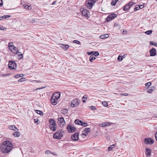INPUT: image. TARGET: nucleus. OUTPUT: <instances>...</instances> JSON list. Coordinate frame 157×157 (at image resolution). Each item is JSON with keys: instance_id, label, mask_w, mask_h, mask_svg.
Wrapping results in <instances>:
<instances>
[{"instance_id": "f257e3e1", "label": "nucleus", "mask_w": 157, "mask_h": 157, "mask_svg": "<svg viewBox=\"0 0 157 157\" xmlns=\"http://www.w3.org/2000/svg\"><path fill=\"white\" fill-rule=\"evenodd\" d=\"M13 147V145L10 141H6L1 144L0 150L3 153H8L11 151Z\"/></svg>"}, {"instance_id": "f03ea898", "label": "nucleus", "mask_w": 157, "mask_h": 157, "mask_svg": "<svg viewBox=\"0 0 157 157\" xmlns=\"http://www.w3.org/2000/svg\"><path fill=\"white\" fill-rule=\"evenodd\" d=\"M59 98V92L54 93L52 95L51 101L53 105H55L57 103L58 99Z\"/></svg>"}, {"instance_id": "7ed1b4c3", "label": "nucleus", "mask_w": 157, "mask_h": 157, "mask_svg": "<svg viewBox=\"0 0 157 157\" xmlns=\"http://www.w3.org/2000/svg\"><path fill=\"white\" fill-rule=\"evenodd\" d=\"M49 127L51 130L55 131L56 130V126L54 120L50 119L49 120Z\"/></svg>"}, {"instance_id": "20e7f679", "label": "nucleus", "mask_w": 157, "mask_h": 157, "mask_svg": "<svg viewBox=\"0 0 157 157\" xmlns=\"http://www.w3.org/2000/svg\"><path fill=\"white\" fill-rule=\"evenodd\" d=\"M96 2V0H87L86 2V5L88 9H91Z\"/></svg>"}, {"instance_id": "39448f33", "label": "nucleus", "mask_w": 157, "mask_h": 157, "mask_svg": "<svg viewBox=\"0 0 157 157\" xmlns=\"http://www.w3.org/2000/svg\"><path fill=\"white\" fill-rule=\"evenodd\" d=\"M79 104V102L77 99H73L71 102V106L72 107H75L77 106Z\"/></svg>"}, {"instance_id": "423d86ee", "label": "nucleus", "mask_w": 157, "mask_h": 157, "mask_svg": "<svg viewBox=\"0 0 157 157\" xmlns=\"http://www.w3.org/2000/svg\"><path fill=\"white\" fill-rule=\"evenodd\" d=\"M117 16V14L115 13L109 15L106 18L107 21H111L113 19L116 17Z\"/></svg>"}, {"instance_id": "0eeeda50", "label": "nucleus", "mask_w": 157, "mask_h": 157, "mask_svg": "<svg viewBox=\"0 0 157 157\" xmlns=\"http://www.w3.org/2000/svg\"><path fill=\"white\" fill-rule=\"evenodd\" d=\"M67 129L68 132L70 133L73 132L76 130V128L75 127L70 125H67Z\"/></svg>"}, {"instance_id": "6e6552de", "label": "nucleus", "mask_w": 157, "mask_h": 157, "mask_svg": "<svg viewBox=\"0 0 157 157\" xmlns=\"http://www.w3.org/2000/svg\"><path fill=\"white\" fill-rule=\"evenodd\" d=\"M144 141L145 143L146 144H151L154 142L153 140L150 138H146L144 139Z\"/></svg>"}, {"instance_id": "1a4fd4ad", "label": "nucleus", "mask_w": 157, "mask_h": 157, "mask_svg": "<svg viewBox=\"0 0 157 157\" xmlns=\"http://www.w3.org/2000/svg\"><path fill=\"white\" fill-rule=\"evenodd\" d=\"M65 122L63 117L59 118V127H63L65 125Z\"/></svg>"}, {"instance_id": "9d476101", "label": "nucleus", "mask_w": 157, "mask_h": 157, "mask_svg": "<svg viewBox=\"0 0 157 157\" xmlns=\"http://www.w3.org/2000/svg\"><path fill=\"white\" fill-rule=\"evenodd\" d=\"M71 138L72 140H73L77 141L78 140V133H75L73 135L71 136Z\"/></svg>"}, {"instance_id": "9b49d317", "label": "nucleus", "mask_w": 157, "mask_h": 157, "mask_svg": "<svg viewBox=\"0 0 157 157\" xmlns=\"http://www.w3.org/2000/svg\"><path fill=\"white\" fill-rule=\"evenodd\" d=\"M14 64H16L15 62L14 61H10L9 62V67L11 69H14Z\"/></svg>"}, {"instance_id": "f8f14e48", "label": "nucleus", "mask_w": 157, "mask_h": 157, "mask_svg": "<svg viewBox=\"0 0 157 157\" xmlns=\"http://www.w3.org/2000/svg\"><path fill=\"white\" fill-rule=\"evenodd\" d=\"M150 55L151 56H155L156 54V50L154 48H152L150 50Z\"/></svg>"}, {"instance_id": "ddd939ff", "label": "nucleus", "mask_w": 157, "mask_h": 157, "mask_svg": "<svg viewBox=\"0 0 157 157\" xmlns=\"http://www.w3.org/2000/svg\"><path fill=\"white\" fill-rule=\"evenodd\" d=\"M89 11L86 9H83L82 12V14L83 16L88 17Z\"/></svg>"}, {"instance_id": "4468645a", "label": "nucleus", "mask_w": 157, "mask_h": 157, "mask_svg": "<svg viewBox=\"0 0 157 157\" xmlns=\"http://www.w3.org/2000/svg\"><path fill=\"white\" fill-rule=\"evenodd\" d=\"M90 130L89 128H86L84 130L82 131V134L85 136H86L88 133L90 132Z\"/></svg>"}, {"instance_id": "2eb2a0df", "label": "nucleus", "mask_w": 157, "mask_h": 157, "mask_svg": "<svg viewBox=\"0 0 157 157\" xmlns=\"http://www.w3.org/2000/svg\"><path fill=\"white\" fill-rule=\"evenodd\" d=\"M60 47L62 48L64 50H66L69 47V45L67 44L65 45L63 44H60Z\"/></svg>"}, {"instance_id": "dca6fc26", "label": "nucleus", "mask_w": 157, "mask_h": 157, "mask_svg": "<svg viewBox=\"0 0 157 157\" xmlns=\"http://www.w3.org/2000/svg\"><path fill=\"white\" fill-rule=\"evenodd\" d=\"M10 50L14 53L17 54L19 52L18 49L15 47H14L12 49L10 48Z\"/></svg>"}, {"instance_id": "f3484780", "label": "nucleus", "mask_w": 157, "mask_h": 157, "mask_svg": "<svg viewBox=\"0 0 157 157\" xmlns=\"http://www.w3.org/2000/svg\"><path fill=\"white\" fill-rule=\"evenodd\" d=\"M109 36V35L108 34H105L101 35L100 36V38L101 39H105V38H108Z\"/></svg>"}, {"instance_id": "a211bd4d", "label": "nucleus", "mask_w": 157, "mask_h": 157, "mask_svg": "<svg viewBox=\"0 0 157 157\" xmlns=\"http://www.w3.org/2000/svg\"><path fill=\"white\" fill-rule=\"evenodd\" d=\"M53 137L56 139H59V133L58 132H56L54 134Z\"/></svg>"}, {"instance_id": "6ab92c4d", "label": "nucleus", "mask_w": 157, "mask_h": 157, "mask_svg": "<svg viewBox=\"0 0 157 157\" xmlns=\"http://www.w3.org/2000/svg\"><path fill=\"white\" fill-rule=\"evenodd\" d=\"M146 154L147 156H150L151 154V150L149 148L146 149Z\"/></svg>"}, {"instance_id": "aec40b11", "label": "nucleus", "mask_w": 157, "mask_h": 157, "mask_svg": "<svg viewBox=\"0 0 157 157\" xmlns=\"http://www.w3.org/2000/svg\"><path fill=\"white\" fill-rule=\"evenodd\" d=\"M10 129L13 130L14 131H16V130H18V129L17 128L16 126L14 125L10 126L9 127Z\"/></svg>"}, {"instance_id": "412c9836", "label": "nucleus", "mask_w": 157, "mask_h": 157, "mask_svg": "<svg viewBox=\"0 0 157 157\" xmlns=\"http://www.w3.org/2000/svg\"><path fill=\"white\" fill-rule=\"evenodd\" d=\"M112 124V123L105 122L104 124H102V126L103 127H105L106 126H109Z\"/></svg>"}, {"instance_id": "4be33fe9", "label": "nucleus", "mask_w": 157, "mask_h": 157, "mask_svg": "<svg viewBox=\"0 0 157 157\" xmlns=\"http://www.w3.org/2000/svg\"><path fill=\"white\" fill-rule=\"evenodd\" d=\"M68 109L65 108H64L63 109H62L61 110V113L63 114H65L67 113L68 112Z\"/></svg>"}, {"instance_id": "5701e85b", "label": "nucleus", "mask_w": 157, "mask_h": 157, "mask_svg": "<svg viewBox=\"0 0 157 157\" xmlns=\"http://www.w3.org/2000/svg\"><path fill=\"white\" fill-rule=\"evenodd\" d=\"M130 8L129 5L128 4H127L124 6L123 10L125 11H127Z\"/></svg>"}, {"instance_id": "b1692460", "label": "nucleus", "mask_w": 157, "mask_h": 157, "mask_svg": "<svg viewBox=\"0 0 157 157\" xmlns=\"http://www.w3.org/2000/svg\"><path fill=\"white\" fill-rule=\"evenodd\" d=\"M13 134L15 137H17L20 136V133L18 132H14Z\"/></svg>"}, {"instance_id": "393cba45", "label": "nucleus", "mask_w": 157, "mask_h": 157, "mask_svg": "<svg viewBox=\"0 0 157 157\" xmlns=\"http://www.w3.org/2000/svg\"><path fill=\"white\" fill-rule=\"evenodd\" d=\"M75 123L77 124L80 125L82 124V121H80L78 119L75 120Z\"/></svg>"}, {"instance_id": "a878e982", "label": "nucleus", "mask_w": 157, "mask_h": 157, "mask_svg": "<svg viewBox=\"0 0 157 157\" xmlns=\"http://www.w3.org/2000/svg\"><path fill=\"white\" fill-rule=\"evenodd\" d=\"M155 89V87L153 86H152L151 87V89H149L147 90V92L148 93H151L154 91Z\"/></svg>"}, {"instance_id": "bb28decb", "label": "nucleus", "mask_w": 157, "mask_h": 157, "mask_svg": "<svg viewBox=\"0 0 157 157\" xmlns=\"http://www.w3.org/2000/svg\"><path fill=\"white\" fill-rule=\"evenodd\" d=\"M96 59V57L94 56V55H92L90 57V61L91 62H92L93 60L95 59Z\"/></svg>"}, {"instance_id": "cd10ccee", "label": "nucleus", "mask_w": 157, "mask_h": 157, "mask_svg": "<svg viewBox=\"0 0 157 157\" xmlns=\"http://www.w3.org/2000/svg\"><path fill=\"white\" fill-rule=\"evenodd\" d=\"M118 0H113L111 2V4L112 6H115Z\"/></svg>"}, {"instance_id": "c85d7f7f", "label": "nucleus", "mask_w": 157, "mask_h": 157, "mask_svg": "<svg viewBox=\"0 0 157 157\" xmlns=\"http://www.w3.org/2000/svg\"><path fill=\"white\" fill-rule=\"evenodd\" d=\"M146 86L147 87V89L151 85V83L150 82H148L145 84Z\"/></svg>"}, {"instance_id": "c756f323", "label": "nucleus", "mask_w": 157, "mask_h": 157, "mask_svg": "<svg viewBox=\"0 0 157 157\" xmlns=\"http://www.w3.org/2000/svg\"><path fill=\"white\" fill-rule=\"evenodd\" d=\"M64 132L63 131H61L59 132V139H60L62 137H63L64 135Z\"/></svg>"}, {"instance_id": "7c9ffc66", "label": "nucleus", "mask_w": 157, "mask_h": 157, "mask_svg": "<svg viewBox=\"0 0 157 157\" xmlns=\"http://www.w3.org/2000/svg\"><path fill=\"white\" fill-rule=\"evenodd\" d=\"M92 55H94V56H95L96 57V56L99 55V53L98 52H93V54Z\"/></svg>"}, {"instance_id": "2f4dec72", "label": "nucleus", "mask_w": 157, "mask_h": 157, "mask_svg": "<svg viewBox=\"0 0 157 157\" xmlns=\"http://www.w3.org/2000/svg\"><path fill=\"white\" fill-rule=\"evenodd\" d=\"M29 22L30 23H34L36 22V21L33 18L32 19H29Z\"/></svg>"}, {"instance_id": "473e14b6", "label": "nucleus", "mask_w": 157, "mask_h": 157, "mask_svg": "<svg viewBox=\"0 0 157 157\" xmlns=\"http://www.w3.org/2000/svg\"><path fill=\"white\" fill-rule=\"evenodd\" d=\"M36 112L37 113H38V114H39L40 115H42L43 114V112L40 110H36Z\"/></svg>"}, {"instance_id": "72a5a7b5", "label": "nucleus", "mask_w": 157, "mask_h": 157, "mask_svg": "<svg viewBox=\"0 0 157 157\" xmlns=\"http://www.w3.org/2000/svg\"><path fill=\"white\" fill-rule=\"evenodd\" d=\"M114 144H113L111 145H110L108 148V150L109 151H112V149H113V147H114Z\"/></svg>"}, {"instance_id": "f704fd0d", "label": "nucleus", "mask_w": 157, "mask_h": 157, "mask_svg": "<svg viewBox=\"0 0 157 157\" xmlns=\"http://www.w3.org/2000/svg\"><path fill=\"white\" fill-rule=\"evenodd\" d=\"M152 31L151 30L147 31L145 32V33L147 35H150L152 33Z\"/></svg>"}, {"instance_id": "c9c22d12", "label": "nucleus", "mask_w": 157, "mask_h": 157, "mask_svg": "<svg viewBox=\"0 0 157 157\" xmlns=\"http://www.w3.org/2000/svg\"><path fill=\"white\" fill-rule=\"evenodd\" d=\"M102 105L106 107L108 106V104L107 102L105 101H104L102 102Z\"/></svg>"}, {"instance_id": "e433bc0d", "label": "nucleus", "mask_w": 157, "mask_h": 157, "mask_svg": "<svg viewBox=\"0 0 157 157\" xmlns=\"http://www.w3.org/2000/svg\"><path fill=\"white\" fill-rule=\"evenodd\" d=\"M89 108L91 110H94L96 109V108L94 106H89Z\"/></svg>"}, {"instance_id": "4c0bfd02", "label": "nucleus", "mask_w": 157, "mask_h": 157, "mask_svg": "<svg viewBox=\"0 0 157 157\" xmlns=\"http://www.w3.org/2000/svg\"><path fill=\"white\" fill-rule=\"evenodd\" d=\"M25 78H22L18 80L19 82H22L25 81Z\"/></svg>"}, {"instance_id": "58836bf2", "label": "nucleus", "mask_w": 157, "mask_h": 157, "mask_svg": "<svg viewBox=\"0 0 157 157\" xmlns=\"http://www.w3.org/2000/svg\"><path fill=\"white\" fill-rule=\"evenodd\" d=\"M82 124H81V125H82L84 127H86V126H88V124H87V123H85V122H84L82 121Z\"/></svg>"}, {"instance_id": "ea45409f", "label": "nucleus", "mask_w": 157, "mask_h": 157, "mask_svg": "<svg viewBox=\"0 0 157 157\" xmlns=\"http://www.w3.org/2000/svg\"><path fill=\"white\" fill-rule=\"evenodd\" d=\"M122 56L121 55H120L118 57V59L120 61H121L123 59V58H122Z\"/></svg>"}, {"instance_id": "a19ab883", "label": "nucleus", "mask_w": 157, "mask_h": 157, "mask_svg": "<svg viewBox=\"0 0 157 157\" xmlns=\"http://www.w3.org/2000/svg\"><path fill=\"white\" fill-rule=\"evenodd\" d=\"M73 43L78 44H81L80 42L77 40H74L73 41Z\"/></svg>"}, {"instance_id": "79ce46f5", "label": "nucleus", "mask_w": 157, "mask_h": 157, "mask_svg": "<svg viewBox=\"0 0 157 157\" xmlns=\"http://www.w3.org/2000/svg\"><path fill=\"white\" fill-rule=\"evenodd\" d=\"M8 46L10 48H10H13L14 47L13 45L11 44V43H9L8 44Z\"/></svg>"}, {"instance_id": "37998d69", "label": "nucleus", "mask_w": 157, "mask_h": 157, "mask_svg": "<svg viewBox=\"0 0 157 157\" xmlns=\"http://www.w3.org/2000/svg\"><path fill=\"white\" fill-rule=\"evenodd\" d=\"M128 4H129V5L130 7H131V6L134 5L135 4V3L134 2H129Z\"/></svg>"}, {"instance_id": "c03bdc74", "label": "nucleus", "mask_w": 157, "mask_h": 157, "mask_svg": "<svg viewBox=\"0 0 157 157\" xmlns=\"http://www.w3.org/2000/svg\"><path fill=\"white\" fill-rule=\"evenodd\" d=\"M139 6H137L135 7V8H134V11H136L137 10H139Z\"/></svg>"}, {"instance_id": "a18cd8bd", "label": "nucleus", "mask_w": 157, "mask_h": 157, "mask_svg": "<svg viewBox=\"0 0 157 157\" xmlns=\"http://www.w3.org/2000/svg\"><path fill=\"white\" fill-rule=\"evenodd\" d=\"M150 44L151 45H154L157 47V44L150 42Z\"/></svg>"}, {"instance_id": "49530a36", "label": "nucleus", "mask_w": 157, "mask_h": 157, "mask_svg": "<svg viewBox=\"0 0 157 157\" xmlns=\"http://www.w3.org/2000/svg\"><path fill=\"white\" fill-rule=\"evenodd\" d=\"M45 153L46 154H49L50 153H51V152L49 150H47L45 151Z\"/></svg>"}, {"instance_id": "de8ad7c7", "label": "nucleus", "mask_w": 157, "mask_h": 157, "mask_svg": "<svg viewBox=\"0 0 157 157\" xmlns=\"http://www.w3.org/2000/svg\"><path fill=\"white\" fill-rule=\"evenodd\" d=\"M120 95L124 96H127L128 95V94L127 93L121 94Z\"/></svg>"}, {"instance_id": "09e8293b", "label": "nucleus", "mask_w": 157, "mask_h": 157, "mask_svg": "<svg viewBox=\"0 0 157 157\" xmlns=\"http://www.w3.org/2000/svg\"><path fill=\"white\" fill-rule=\"evenodd\" d=\"M30 7V6H28V5H26L25 6V7L24 8L26 9H27V10H29L30 9L29 8Z\"/></svg>"}, {"instance_id": "8fccbe9b", "label": "nucleus", "mask_w": 157, "mask_h": 157, "mask_svg": "<svg viewBox=\"0 0 157 157\" xmlns=\"http://www.w3.org/2000/svg\"><path fill=\"white\" fill-rule=\"evenodd\" d=\"M139 7V8L142 9L144 7V5H138Z\"/></svg>"}, {"instance_id": "3c124183", "label": "nucleus", "mask_w": 157, "mask_h": 157, "mask_svg": "<svg viewBox=\"0 0 157 157\" xmlns=\"http://www.w3.org/2000/svg\"><path fill=\"white\" fill-rule=\"evenodd\" d=\"M18 56L20 57V59H21L23 58V56L22 54H18Z\"/></svg>"}, {"instance_id": "603ef678", "label": "nucleus", "mask_w": 157, "mask_h": 157, "mask_svg": "<svg viewBox=\"0 0 157 157\" xmlns=\"http://www.w3.org/2000/svg\"><path fill=\"white\" fill-rule=\"evenodd\" d=\"M9 75V74H6L1 75H0V76H8Z\"/></svg>"}, {"instance_id": "864d4df0", "label": "nucleus", "mask_w": 157, "mask_h": 157, "mask_svg": "<svg viewBox=\"0 0 157 157\" xmlns=\"http://www.w3.org/2000/svg\"><path fill=\"white\" fill-rule=\"evenodd\" d=\"M5 28L2 26H0V30H5Z\"/></svg>"}, {"instance_id": "5fc2aeb1", "label": "nucleus", "mask_w": 157, "mask_h": 157, "mask_svg": "<svg viewBox=\"0 0 157 157\" xmlns=\"http://www.w3.org/2000/svg\"><path fill=\"white\" fill-rule=\"evenodd\" d=\"M4 19H6V18H8L9 17H11V16L10 15H5V16H4Z\"/></svg>"}, {"instance_id": "6e6d98bb", "label": "nucleus", "mask_w": 157, "mask_h": 157, "mask_svg": "<svg viewBox=\"0 0 157 157\" xmlns=\"http://www.w3.org/2000/svg\"><path fill=\"white\" fill-rule=\"evenodd\" d=\"M93 52H90L87 53L89 55H92L93 54Z\"/></svg>"}, {"instance_id": "4d7b16f0", "label": "nucleus", "mask_w": 157, "mask_h": 157, "mask_svg": "<svg viewBox=\"0 0 157 157\" xmlns=\"http://www.w3.org/2000/svg\"><path fill=\"white\" fill-rule=\"evenodd\" d=\"M3 4V2L2 0H0V7Z\"/></svg>"}, {"instance_id": "13d9d810", "label": "nucleus", "mask_w": 157, "mask_h": 157, "mask_svg": "<svg viewBox=\"0 0 157 157\" xmlns=\"http://www.w3.org/2000/svg\"><path fill=\"white\" fill-rule=\"evenodd\" d=\"M155 139L157 141V132L155 134Z\"/></svg>"}, {"instance_id": "bf43d9fd", "label": "nucleus", "mask_w": 157, "mask_h": 157, "mask_svg": "<svg viewBox=\"0 0 157 157\" xmlns=\"http://www.w3.org/2000/svg\"><path fill=\"white\" fill-rule=\"evenodd\" d=\"M19 76H20V75H16L14 76V77L16 78H18L19 77Z\"/></svg>"}, {"instance_id": "052dcab7", "label": "nucleus", "mask_w": 157, "mask_h": 157, "mask_svg": "<svg viewBox=\"0 0 157 157\" xmlns=\"http://www.w3.org/2000/svg\"><path fill=\"white\" fill-rule=\"evenodd\" d=\"M86 99L87 98V96L86 95H85L83 97H82V99Z\"/></svg>"}, {"instance_id": "680f3d73", "label": "nucleus", "mask_w": 157, "mask_h": 157, "mask_svg": "<svg viewBox=\"0 0 157 157\" xmlns=\"http://www.w3.org/2000/svg\"><path fill=\"white\" fill-rule=\"evenodd\" d=\"M33 81H35V82H36V83H37L38 82H41V81H37V80H33Z\"/></svg>"}, {"instance_id": "e2e57ef3", "label": "nucleus", "mask_w": 157, "mask_h": 157, "mask_svg": "<svg viewBox=\"0 0 157 157\" xmlns=\"http://www.w3.org/2000/svg\"><path fill=\"white\" fill-rule=\"evenodd\" d=\"M19 75H20V76H19V77H22V76H23V74H21Z\"/></svg>"}, {"instance_id": "0e129e2a", "label": "nucleus", "mask_w": 157, "mask_h": 157, "mask_svg": "<svg viewBox=\"0 0 157 157\" xmlns=\"http://www.w3.org/2000/svg\"><path fill=\"white\" fill-rule=\"evenodd\" d=\"M56 1L53 2L52 3V5H53L55 4H56Z\"/></svg>"}, {"instance_id": "69168bd1", "label": "nucleus", "mask_w": 157, "mask_h": 157, "mask_svg": "<svg viewBox=\"0 0 157 157\" xmlns=\"http://www.w3.org/2000/svg\"><path fill=\"white\" fill-rule=\"evenodd\" d=\"M4 16H2V17H0V20H2V19H1V18L2 19V18H4Z\"/></svg>"}, {"instance_id": "338daca9", "label": "nucleus", "mask_w": 157, "mask_h": 157, "mask_svg": "<svg viewBox=\"0 0 157 157\" xmlns=\"http://www.w3.org/2000/svg\"><path fill=\"white\" fill-rule=\"evenodd\" d=\"M44 88V87H42V88H37V90H38H38H39V89H43V88Z\"/></svg>"}, {"instance_id": "774afa93", "label": "nucleus", "mask_w": 157, "mask_h": 157, "mask_svg": "<svg viewBox=\"0 0 157 157\" xmlns=\"http://www.w3.org/2000/svg\"><path fill=\"white\" fill-rule=\"evenodd\" d=\"M86 101L85 100H82V102H86Z\"/></svg>"}]
</instances>
